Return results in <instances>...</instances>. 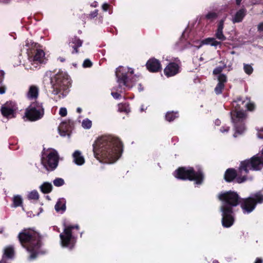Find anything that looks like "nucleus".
I'll return each instance as SVG.
<instances>
[{
	"mask_svg": "<svg viewBox=\"0 0 263 263\" xmlns=\"http://www.w3.org/2000/svg\"><path fill=\"white\" fill-rule=\"evenodd\" d=\"M122 145L119 139L110 136L100 137L93 144L95 158L100 162L111 164L116 162L122 152Z\"/></svg>",
	"mask_w": 263,
	"mask_h": 263,
	"instance_id": "obj_1",
	"label": "nucleus"
},
{
	"mask_svg": "<svg viewBox=\"0 0 263 263\" xmlns=\"http://www.w3.org/2000/svg\"><path fill=\"white\" fill-rule=\"evenodd\" d=\"M262 165L263 166V148L261 158L257 155L253 156L250 159L242 161L237 173L234 169H228L224 175L225 180L230 182L236 178L238 183H242L247 180L246 175L250 170H259L261 168Z\"/></svg>",
	"mask_w": 263,
	"mask_h": 263,
	"instance_id": "obj_2",
	"label": "nucleus"
},
{
	"mask_svg": "<svg viewBox=\"0 0 263 263\" xmlns=\"http://www.w3.org/2000/svg\"><path fill=\"white\" fill-rule=\"evenodd\" d=\"M218 198L222 202L220 211L222 212V226L229 228L234 222L232 208L238 204V195L234 192L229 191L219 194Z\"/></svg>",
	"mask_w": 263,
	"mask_h": 263,
	"instance_id": "obj_3",
	"label": "nucleus"
},
{
	"mask_svg": "<svg viewBox=\"0 0 263 263\" xmlns=\"http://www.w3.org/2000/svg\"><path fill=\"white\" fill-rule=\"evenodd\" d=\"M232 105L234 109L231 112V116L235 130L233 136L236 137L237 134H242L245 130V127L242 122L246 118V114L242 110H239L242 108L241 105L251 111L254 109L255 105L247 98L244 100L241 98H238L237 100L233 101Z\"/></svg>",
	"mask_w": 263,
	"mask_h": 263,
	"instance_id": "obj_4",
	"label": "nucleus"
},
{
	"mask_svg": "<svg viewBox=\"0 0 263 263\" xmlns=\"http://www.w3.org/2000/svg\"><path fill=\"white\" fill-rule=\"evenodd\" d=\"M18 238L23 247L30 253L29 259H35L40 253L41 246L39 234L31 229L24 230L19 234Z\"/></svg>",
	"mask_w": 263,
	"mask_h": 263,
	"instance_id": "obj_5",
	"label": "nucleus"
},
{
	"mask_svg": "<svg viewBox=\"0 0 263 263\" xmlns=\"http://www.w3.org/2000/svg\"><path fill=\"white\" fill-rule=\"evenodd\" d=\"M51 76V71H47L45 74L44 81L46 78L50 79L53 89L52 93L55 95H59V98H64L66 96L68 93L69 88L71 84L68 77L63 73H57L52 77Z\"/></svg>",
	"mask_w": 263,
	"mask_h": 263,
	"instance_id": "obj_6",
	"label": "nucleus"
},
{
	"mask_svg": "<svg viewBox=\"0 0 263 263\" xmlns=\"http://www.w3.org/2000/svg\"><path fill=\"white\" fill-rule=\"evenodd\" d=\"M174 175L180 179L195 180L196 184L201 183L203 178V174L200 169L195 172L192 167H180L174 172Z\"/></svg>",
	"mask_w": 263,
	"mask_h": 263,
	"instance_id": "obj_7",
	"label": "nucleus"
},
{
	"mask_svg": "<svg viewBox=\"0 0 263 263\" xmlns=\"http://www.w3.org/2000/svg\"><path fill=\"white\" fill-rule=\"evenodd\" d=\"M41 163L46 170H54L59 163V156L56 151L53 149H44Z\"/></svg>",
	"mask_w": 263,
	"mask_h": 263,
	"instance_id": "obj_8",
	"label": "nucleus"
},
{
	"mask_svg": "<svg viewBox=\"0 0 263 263\" xmlns=\"http://www.w3.org/2000/svg\"><path fill=\"white\" fill-rule=\"evenodd\" d=\"M262 202L263 195L259 191L252 194L249 197L243 199L241 206L243 213L249 214L254 210L257 203Z\"/></svg>",
	"mask_w": 263,
	"mask_h": 263,
	"instance_id": "obj_9",
	"label": "nucleus"
},
{
	"mask_svg": "<svg viewBox=\"0 0 263 263\" xmlns=\"http://www.w3.org/2000/svg\"><path fill=\"white\" fill-rule=\"evenodd\" d=\"M44 109L41 103L34 102L30 104L25 112L26 117L31 121H36L43 117Z\"/></svg>",
	"mask_w": 263,
	"mask_h": 263,
	"instance_id": "obj_10",
	"label": "nucleus"
},
{
	"mask_svg": "<svg viewBox=\"0 0 263 263\" xmlns=\"http://www.w3.org/2000/svg\"><path fill=\"white\" fill-rule=\"evenodd\" d=\"M74 228L79 229V226H65L64 232L60 235L61 245L63 247H67L70 249L73 247L74 238L71 234V230Z\"/></svg>",
	"mask_w": 263,
	"mask_h": 263,
	"instance_id": "obj_11",
	"label": "nucleus"
},
{
	"mask_svg": "<svg viewBox=\"0 0 263 263\" xmlns=\"http://www.w3.org/2000/svg\"><path fill=\"white\" fill-rule=\"evenodd\" d=\"M45 60V53L41 49H37L35 55L29 58V61L25 64L27 69L34 70L39 68L40 65Z\"/></svg>",
	"mask_w": 263,
	"mask_h": 263,
	"instance_id": "obj_12",
	"label": "nucleus"
},
{
	"mask_svg": "<svg viewBox=\"0 0 263 263\" xmlns=\"http://www.w3.org/2000/svg\"><path fill=\"white\" fill-rule=\"evenodd\" d=\"M130 72V74L134 73L133 69H129L128 67H124L123 66H119L117 68L116 71V75L117 78V82L119 84L120 87L122 86L129 87L127 84V74Z\"/></svg>",
	"mask_w": 263,
	"mask_h": 263,
	"instance_id": "obj_13",
	"label": "nucleus"
},
{
	"mask_svg": "<svg viewBox=\"0 0 263 263\" xmlns=\"http://www.w3.org/2000/svg\"><path fill=\"white\" fill-rule=\"evenodd\" d=\"M15 110V104L12 102H7L5 104L3 105L1 108L2 115L8 118L14 117V114Z\"/></svg>",
	"mask_w": 263,
	"mask_h": 263,
	"instance_id": "obj_14",
	"label": "nucleus"
},
{
	"mask_svg": "<svg viewBox=\"0 0 263 263\" xmlns=\"http://www.w3.org/2000/svg\"><path fill=\"white\" fill-rule=\"evenodd\" d=\"M179 66L175 63H170L164 69V72L167 77H172L179 72Z\"/></svg>",
	"mask_w": 263,
	"mask_h": 263,
	"instance_id": "obj_15",
	"label": "nucleus"
},
{
	"mask_svg": "<svg viewBox=\"0 0 263 263\" xmlns=\"http://www.w3.org/2000/svg\"><path fill=\"white\" fill-rule=\"evenodd\" d=\"M146 65L147 69L151 72H157L161 69L160 62L154 58L149 59Z\"/></svg>",
	"mask_w": 263,
	"mask_h": 263,
	"instance_id": "obj_16",
	"label": "nucleus"
},
{
	"mask_svg": "<svg viewBox=\"0 0 263 263\" xmlns=\"http://www.w3.org/2000/svg\"><path fill=\"white\" fill-rule=\"evenodd\" d=\"M226 16L223 19L221 20L217 25V28L215 33L216 37L222 41L226 40V37L223 34V29L224 27V23L226 20Z\"/></svg>",
	"mask_w": 263,
	"mask_h": 263,
	"instance_id": "obj_17",
	"label": "nucleus"
},
{
	"mask_svg": "<svg viewBox=\"0 0 263 263\" xmlns=\"http://www.w3.org/2000/svg\"><path fill=\"white\" fill-rule=\"evenodd\" d=\"M218 83L215 88V91L216 94L219 95L222 92L224 88V84L227 82V77L225 74H220L218 77Z\"/></svg>",
	"mask_w": 263,
	"mask_h": 263,
	"instance_id": "obj_18",
	"label": "nucleus"
},
{
	"mask_svg": "<svg viewBox=\"0 0 263 263\" xmlns=\"http://www.w3.org/2000/svg\"><path fill=\"white\" fill-rule=\"evenodd\" d=\"M39 88L37 86L30 85L26 93V97L30 100L36 99L39 96Z\"/></svg>",
	"mask_w": 263,
	"mask_h": 263,
	"instance_id": "obj_19",
	"label": "nucleus"
},
{
	"mask_svg": "<svg viewBox=\"0 0 263 263\" xmlns=\"http://www.w3.org/2000/svg\"><path fill=\"white\" fill-rule=\"evenodd\" d=\"M72 158L73 161L78 165H82L85 163V158L80 151H74L72 154Z\"/></svg>",
	"mask_w": 263,
	"mask_h": 263,
	"instance_id": "obj_20",
	"label": "nucleus"
},
{
	"mask_svg": "<svg viewBox=\"0 0 263 263\" xmlns=\"http://www.w3.org/2000/svg\"><path fill=\"white\" fill-rule=\"evenodd\" d=\"M69 45L73 48L72 53H78V50L77 48L80 47L82 45V41L77 37H73L71 38L69 42Z\"/></svg>",
	"mask_w": 263,
	"mask_h": 263,
	"instance_id": "obj_21",
	"label": "nucleus"
},
{
	"mask_svg": "<svg viewBox=\"0 0 263 263\" xmlns=\"http://www.w3.org/2000/svg\"><path fill=\"white\" fill-rule=\"evenodd\" d=\"M210 45L212 46L216 47L221 45V42L216 40L214 37H208L202 41L201 44L198 47L199 48L202 45Z\"/></svg>",
	"mask_w": 263,
	"mask_h": 263,
	"instance_id": "obj_22",
	"label": "nucleus"
},
{
	"mask_svg": "<svg viewBox=\"0 0 263 263\" xmlns=\"http://www.w3.org/2000/svg\"><path fill=\"white\" fill-rule=\"evenodd\" d=\"M246 10L245 9H241L236 12L232 21L233 23H239L242 21L246 15Z\"/></svg>",
	"mask_w": 263,
	"mask_h": 263,
	"instance_id": "obj_23",
	"label": "nucleus"
},
{
	"mask_svg": "<svg viewBox=\"0 0 263 263\" xmlns=\"http://www.w3.org/2000/svg\"><path fill=\"white\" fill-rule=\"evenodd\" d=\"M66 209L65 201L64 199H60L55 205V210L58 212H63Z\"/></svg>",
	"mask_w": 263,
	"mask_h": 263,
	"instance_id": "obj_24",
	"label": "nucleus"
},
{
	"mask_svg": "<svg viewBox=\"0 0 263 263\" xmlns=\"http://www.w3.org/2000/svg\"><path fill=\"white\" fill-rule=\"evenodd\" d=\"M14 255V250L12 247H6L4 250V253L2 260L4 261L5 258H11Z\"/></svg>",
	"mask_w": 263,
	"mask_h": 263,
	"instance_id": "obj_25",
	"label": "nucleus"
},
{
	"mask_svg": "<svg viewBox=\"0 0 263 263\" xmlns=\"http://www.w3.org/2000/svg\"><path fill=\"white\" fill-rule=\"evenodd\" d=\"M52 186L51 183L45 182L40 186L41 191L44 193H48L52 190Z\"/></svg>",
	"mask_w": 263,
	"mask_h": 263,
	"instance_id": "obj_26",
	"label": "nucleus"
},
{
	"mask_svg": "<svg viewBox=\"0 0 263 263\" xmlns=\"http://www.w3.org/2000/svg\"><path fill=\"white\" fill-rule=\"evenodd\" d=\"M22 198L20 195L14 196L13 198V204L14 207H17L22 205Z\"/></svg>",
	"mask_w": 263,
	"mask_h": 263,
	"instance_id": "obj_27",
	"label": "nucleus"
},
{
	"mask_svg": "<svg viewBox=\"0 0 263 263\" xmlns=\"http://www.w3.org/2000/svg\"><path fill=\"white\" fill-rule=\"evenodd\" d=\"M177 117H178V113H175L173 111L167 112L165 116L166 120L169 122L173 121Z\"/></svg>",
	"mask_w": 263,
	"mask_h": 263,
	"instance_id": "obj_28",
	"label": "nucleus"
},
{
	"mask_svg": "<svg viewBox=\"0 0 263 263\" xmlns=\"http://www.w3.org/2000/svg\"><path fill=\"white\" fill-rule=\"evenodd\" d=\"M118 110L120 112H128L130 111L128 105L126 103H120L118 105Z\"/></svg>",
	"mask_w": 263,
	"mask_h": 263,
	"instance_id": "obj_29",
	"label": "nucleus"
},
{
	"mask_svg": "<svg viewBox=\"0 0 263 263\" xmlns=\"http://www.w3.org/2000/svg\"><path fill=\"white\" fill-rule=\"evenodd\" d=\"M92 126V122L88 118L84 119L82 122V126L84 129H90Z\"/></svg>",
	"mask_w": 263,
	"mask_h": 263,
	"instance_id": "obj_30",
	"label": "nucleus"
},
{
	"mask_svg": "<svg viewBox=\"0 0 263 263\" xmlns=\"http://www.w3.org/2000/svg\"><path fill=\"white\" fill-rule=\"evenodd\" d=\"M28 198L30 200H37L39 198V193L35 190L32 191L28 194Z\"/></svg>",
	"mask_w": 263,
	"mask_h": 263,
	"instance_id": "obj_31",
	"label": "nucleus"
},
{
	"mask_svg": "<svg viewBox=\"0 0 263 263\" xmlns=\"http://www.w3.org/2000/svg\"><path fill=\"white\" fill-rule=\"evenodd\" d=\"M53 183L56 186H61L64 184V181L62 178H58L53 180Z\"/></svg>",
	"mask_w": 263,
	"mask_h": 263,
	"instance_id": "obj_32",
	"label": "nucleus"
},
{
	"mask_svg": "<svg viewBox=\"0 0 263 263\" xmlns=\"http://www.w3.org/2000/svg\"><path fill=\"white\" fill-rule=\"evenodd\" d=\"M243 69L245 72L248 74H251L253 70L252 67L248 64H244Z\"/></svg>",
	"mask_w": 263,
	"mask_h": 263,
	"instance_id": "obj_33",
	"label": "nucleus"
},
{
	"mask_svg": "<svg viewBox=\"0 0 263 263\" xmlns=\"http://www.w3.org/2000/svg\"><path fill=\"white\" fill-rule=\"evenodd\" d=\"M205 17L208 20H213L217 17V14L214 12H210L206 15Z\"/></svg>",
	"mask_w": 263,
	"mask_h": 263,
	"instance_id": "obj_34",
	"label": "nucleus"
},
{
	"mask_svg": "<svg viewBox=\"0 0 263 263\" xmlns=\"http://www.w3.org/2000/svg\"><path fill=\"white\" fill-rule=\"evenodd\" d=\"M257 136L260 139H263V127L257 128Z\"/></svg>",
	"mask_w": 263,
	"mask_h": 263,
	"instance_id": "obj_35",
	"label": "nucleus"
},
{
	"mask_svg": "<svg viewBox=\"0 0 263 263\" xmlns=\"http://www.w3.org/2000/svg\"><path fill=\"white\" fill-rule=\"evenodd\" d=\"M225 67V66L223 67H217L213 70V73L214 74H220V72L222 71L223 69Z\"/></svg>",
	"mask_w": 263,
	"mask_h": 263,
	"instance_id": "obj_36",
	"label": "nucleus"
},
{
	"mask_svg": "<svg viewBox=\"0 0 263 263\" xmlns=\"http://www.w3.org/2000/svg\"><path fill=\"white\" fill-rule=\"evenodd\" d=\"M67 109L66 108L62 107L60 108V111H59V114L62 117L66 116L67 115Z\"/></svg>",
	"mask_w": 263,
	"mask_h": 263,
	"instance_id": "obj_37",
	"label": "nucleus"
},
{
	"mask_svg": "<svg viewBox=\"0 0 263 263\" xmlns=\"http://www.w3.org/2000/svg\"><path fill=\"white\" fill-rule=\"evenodd\" d=\"M91 65H92V63L88 59L85 60L84 61L83 64V66L84 67H90L91 66Z\"/></svg>",
	"mask_w": 263,
	"mask_h": 263,
	"instance_id": "obj_38",
	"label": "nucleus"
},
{
	"mask_svg": "<svg viewBox=\"0 0 263 263\" xmlns=\"http://www.w3.org/2000/svg\"><path fill=\"white\" fill-rule=\"evenodd\" d=\"M257 31L260 32H263V22L260 23L257 25Z\"/></svg>",
	"mask_w": 263,
	"mask_h": 263,
	"instance_id": "obj_39",
	"label": "nucleus"
},
{
	"mask_svg": "<svg viewBox=\"0 0 263 263\" xmlns=\"http://www.w3.org/2000/svg\"><path fill=\"white\" fill-rule=\"evenodd\" d=\"M111 95L115 99H119L121 97V95L117 92L112 91L111 92Z\"/></svg>",
	"mask_w": 263,
	"mask_h": 263,
	"instance_id": "obj_40",
	"label": "nucleus"
},
{
	"mask_svg": "<svg viewBox=\"0 0 263 263\" xmlns=\"http://www.w3.org/2000/svg\"><path fill=\"white\" fill-rule=\"evenodd\" d=\"M230 129V127L229 126H223L220 129V132L222 133L224 132H228Z\"/></svg>",
	"mask_w": 263,
	"mask_h": 263,
	"instance_id": "obj_41",
	"label": "nucleus"
},
{
	"mask_svg": "<svg viewBox=\"0 0 263 263\" xmlns=\"http://www.w3.org/2000/svg\"><path fill=\"white\" fill-rule=\"evenodd\" d=\"M62 126H60L59 128V133L60 134L61 136H65L66 135V133L65 131H62Z\"/></svg>",
	"mask_w": 263,
	"mask_h": 263,
	"instance_id": "obj_42",
	"label": "nucleus"
},
{
	"mask_svg": "<svg viewBox=\"0 0 263 263\" xmlns=\"http://www.w3.org/2000/svg\"><path fill=\"white\" fill-rule=\"evenodd\" d=\"M6 87L5 86L0 87V94H3L6 91Z\"/></svg>",
	"mask_w": 263,
	"mask_h": 263,
	"instance_id": "obj_43",
	"label": "nucleus"
},
{
	"mask_svg": "<svg viewBox=\"0 0 263 263\" xmlns=\"http://www.w3.org/2000/svg\"><path fill=\"white\" fill-rule=\"evenodd\" d=\"M108 6H109V5L107 4L104 3L102 5V9H103L104 11H107L108 8Z\"/></svg>",
	"mask_w": 263,
	"mask_h": 263,
	"instance_id": "obj_44",
	"label": "nucleus"
},
{
	"mask_svg": "<svg viewBox=\"0 0 263 263\" xmlns=\"http://www.w3.org/2000/svg\"><path fill=\"white\" fill-rule=\"evenodd\" d=\"M97 14H98V12L97 10H95V11H93V12H92L90 14V15L92 17H95L97 15Z\"/></svg>",
	"mask_w": 263,
	"mask_h": 263,
	"instance_id": "obj_45",
	"label": "nucleus"
},
{
	"mask_svg": "<svg viewBox=\"0 0 263 263\" xmlns=\"http://www.w3.org/2000/svg\"><path fill=\"white\" fill-rule=\"evenodd\" d=\"M254 263H262V260L261 258H256Z\"/></svg>",
	"mask_w": 263,
	"mask_h": 263,
	"instance_id": "obj_46",
	"label": "nucleus"
},
{
	"mask_svg": "<svg viewBox=\"0 0 263 263\" xmlns=\"http://www.w3.org/2000/svg\"><path fill=\"white\" fill-rule=\"evenodd\" d=\"M220 120H216L215 121V124L217 125H220Z\"/></svg>",
	"mask_w": 263,
	"mask_h": 263,
	"instance_id": "obj_47",
	"label": "nucleus"
},
{
	"mask_svg": "<svg viewBox=\"0 0 263 263\" xmlns=\"http://www.w3.org/2000/svg\"><path fill=\"white\" fill-rule=\"evenodd\" d=\"M58 59H59V60L60 61H61V62H64V61H65V59H64V58H61V57H60V58H59Z\"/></svg>",
	"mask_w": 263,
	"mask_h": 263,
	"instance_id": "obj_48",
	"label": "nucleus"
},
{
	"mask_svg": "<svg viewBox=\"0 0 263 263\" xmlns=\"http://www.w3.org/2000/svg\"><path fill=\"white\" fill-rule=\"evenodd\" d=\"M77 111L79 113H81V111H82V109L80 107H78L77 109Z\"/></svg>",
	"mask_w": 263,
	"mask_h": 263,
	"instance_id": "obj_49",
	"label": "nucleus"
},
{
	"mask_svg": "<svg viewBox=\"0 0 263 263\" xmlns=\"http://www.w3.org/2000/svg\"><path fill=\"white\" fill-rule=\"evenodd\" d=\"M237 5H239L241 2V0H236Z\"/></svg>",
	"mask_w": 263,
	"mask_h": 263,
	"instance_id": "obj_50",
	"label": "nucleus"
},
{
	"mask_svg": "<svg viewBox=\"0 0 263 263\" xmlns=\"http://www.w3.org/2000/svg\"><path fill=\"white\" fill-rule=\"evenodd\" d=\"M29 43L28 41H27L26 43V46H29Z\"/></svg>",
	"mask_w": 263,
	"mask_h": 263,
	"instance_id": "obj_51",
	"label": "nucleus"
},
{
	"mask_svg": "<svg viewBox=\"0 0 263 263\" xmlns=\"http://www.w3.org/2000/svg\"><path fill=\"white\" fill-rule=\"evenodd\" d=\"M144 110V107L142 105L141 107V111H143Z\"/></svg>",
	"mask_w": 263,
	"mask_h": 263,
	"instance_id": "obj_52",
	"label": "nucleus"
},
{
	"mask_svg": "<svg viewBox=\"0 0 263 263\" xmlns=\"http://www.w3.org/2000/svg\"><path fill=\"white\" fill-rule=\"evenodd\" d=\"M213 263H219V262L217 260H214Z\"/></svg>",
	"mask_w": 263,
	"mask_h": 263,
	"instance_id": "obj_53",
	"label": "nucleus"
}]
</instances>
